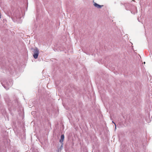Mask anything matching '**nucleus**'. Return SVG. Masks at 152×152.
I'll list each match as a JSON object with an SVG mask.
<instances>
[{
	"mask_svg": "<svg viewBox=\"0 0 152 152\" xmlns=\"http://www.w3.org/2000/svg\"><path fill=\"white\" fill-rule=\"evenodd\" d=\"M64 139V134H62L61 135V139L59 140V142L61 144H63L62 142H63Z\"/></svg>",
	"mask_w": 152,
	"mask_h": 152,
	"instance_id": "nucleus-7",
	"label": "nucleus"
},
{
	"mask_svg": "<svg viewBox=\"0 0 152 152\" xmlns=\"http://www.w3.org/2000/svg\"><path fill=\"white\" fill-rule=\"evenodd\" d=\"M1 13L0 12V18H1Z\"/></svg>",
	"mask_w": 152,
	"mask_h": 152,
	"instance_id": "nucleus-10",
	"label": "nucleus"
},
{
	"mask_svg": "<svg viewBox=\"0 0 152 152\" xmlns=\"http://www.w3.org/2000/svg\"><path fill=\"white\" fill-rule=\"evenodd\" d=\"M124 6L126 10H131L132 5L129 3H125Z\"/></svg>",
	"mask_w": 152,
	"mask_h": 152,
	"instance_id": "nucleus-4",
	"label": "nucleus"
},
{
	"mask_svg": "<svg viewBox=\"0 0 152 152\" xmlns=\"http://www.w3.org/2000/svg\"><path fill=\"white\" fill-rule=\"evenodd\" d=\"M145 62H144V64H145Z\"/></svg>",
	"mask_w": 152,
	"mask_h": 152,
	"instance_id": "nucleus-15",
	"label": "nucleus"
},
{
	"mask_svg": "<svg viewBox=\"0 0 152 152\" xmlns=\"http://www.w3.org/2000/svg\"><path fill=\"white\" fill-rule=\"evenodd\" d=\"M93 5L94 6L98 9L101 8L103 6V5H101L97 4L94 1H93Z\"/></svg>",
	"mask_w": 152,
	"mask_h": 152,
	"instance_id": "nucleus-5",
	"label": "nucleus"
},
{
	"mask_svg": "<svg viewBox=\"0 0 152 152\" xmlns=\"http://www.w3.org/2000/svg\"><path fill=\"white\" fill-rule=\"evenodd\" d=\"M138 21H139V22H140V21H139V20H138Z\"/></svg>",
	"mask_w": 152,
	"mask_h": 152,
	"instance_id": "nucleus-14",
	"label": "nucleus"
},
{
	"mask_svg": "<svg viewBox=\"0 0 152 152\" xmlns=\"http://www.w3.org/2000/svg\"><path fill=\"white\" fill-rule=\"evenodd\" d=\"M134 1V0H132V1Z\"/></svg>",
	"mask_w": 152,
	"mask_h": 152,
	"instance_id": "nucleus-16",
	"label": "nucleus"
},
{
	"mask_svg": "<svg viewBox=\"0 0 152 152\" xmlns=\"http://www.w3.org/2000/svg\"><path fill=\"white\" fill-rule=\"evenodd\" d=\"M60 147H61H61H62V145H61V146Z\"/></svg>",
	"mask_w": 152,
	"mask_h": 152,
	"instance_id": "nucleus-11",
	"label": "nucleus"
},
{
	"mask_svg": "<svg viewBox=\"0 0 152 152\" xmlns=\"http://www.w3.org/2000/svg\"><path fill=\"white\" fill-rule=\"evenodd\" d=\"M2 86L4 88L7 90L11 87L13 84V81L12 79H9L1 82Z\"/></svg>",
	"mask_w": 152,
	"mask_h": 152,
	"instance_id": "nucleus-2",
	"label": "nucleus"
},
{
	"mask_svg": "<svg viewBox=\"0 0 152 152\" xmlns=\"http://www.w3.org/2000/svg\"><path fill=\"white\" fill-rule=\"evenodd\" d=\"M0 152H7V151L4 148L1 149V148L0 150Z\"/></svg>",
	"mask_w": 152,
	"mask_h": 152,
	"instance_id": "nucleus-8",
	"label": "nucleus"
},
{
	"mask_svg": "<svg viewBox=\"0 0 152 152\" xmlns=\"http://www.w3.org/2000/svg\"><path fill=\"white\" fill-rule=\"evenodd\" d=\"M6 102L8 104V105L9 107L11 108V106L14 107H16L17 106H20V103L18 102V99L16 98L15 100L13 101L12 103H11V100L9 101L6 98H5Z\"/></svg>",
	"mask_w": 152,
	"mask_h": 152,
	"instance_id": "nucleus-1",
	"label": "nucleus"
},
{
	"mask_svg": "<svg viewBox=\"0 0 152 152\" xmlns=\"http://www.w3.org/2000/svg\"><path fill=\"white\" fill-rule=\"evenodd\" d=\"M112 123H114V124H115L113 121H112Z\"/></svg>",
	"mask_w": 152,
	"mask_h": 152,
	"instance_id": "nucleus-12",
	"label": "nucleus"
},
{
	"mask_svg": "<svg viewBox=\"0 0 152 152\" xmlns=\"http://www.w3.org/2000/svg\"><path fill=\"white\" fill-rule=\"evenodd\" d=\"M14 16L16 18L17 21L19 19L21 18L20 13L19 12L17 15H15Z\"/></svg>",
	"mask_w": 152,
	"mask_h": 152,
	"instance_id": "nucleus-6",
	"label": "nucleus"
},
{
	"mask_svg": "<svg viewBox=\"0 0 152 152\" xmlns=\"http://www.w3.org/2000/svg\"><path fill=\"white\" fill-rule=\"evenodd\" d=\"M39 54V51L37 48L34 49V52L33 55V56L34 58L36 59L37 58Z\"/></svg>",
	"mask_w": 152,
	"mask_h": 152,
	"instance_id": "nucleus-3",
	"label": "nucleus"
},
{
	"mask_svg": "<svg viewBox=\"0 0 152 152\" xmlns=\"http://www.w3.org/2000/svg\"><path fill=\"white\" fill-rule=\"evenodd\" d=\"M115 130H116V125L115 124Z\"/></svg>",
	"mask_w": 152,
	"mask_h": 152,
	"instance_id": "nucleus-9",
	"label": "nucleus"
},
{
	"mask_svg": "<svg viewBox=\"0 0 152 152\" xmlns=\"http://www.w3.org/2000/svg\"><path fill=\"white\" fill-rule=\"evenodd\" d=\"M12 20H14L12 18Z\"/></svg>",
	"mask_w": 152,
	"mask_h": 152,
	"instance_id": "nucleus-13",
	"label": "nucleus"
}]
</instances>
